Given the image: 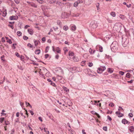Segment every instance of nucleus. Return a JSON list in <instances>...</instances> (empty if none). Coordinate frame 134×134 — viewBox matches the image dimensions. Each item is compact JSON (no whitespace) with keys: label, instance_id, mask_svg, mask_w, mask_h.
Listing matches in <instances>:
<instances>
[{"label":"nucleus","instance_id":"obj_1","mask_svg":"<svg viewBox=\"0 0 134 134\" xmlns=\"http://www.w3.org/2000/svg\"><path fill=\"white\" fill-rule=\"evenodd\" d=\"M110 47L111 51L113 52H115L118 49V43L116 41H114L111 44Z\"/></svg>","mask_w":134,"mask_h":134},{"label":"nucleus","instance_id":"obj_2","mask_svg":"<svg viewBox=\"0 0 134 134\" xmlns=\"http://www.w3.org/2000/svg\"><path fill=\"white\" fill-rule=\"evenodd\" d=\"M122 27V24L120 23H116L114 27V28L116 29V30L118 32L120 31Z\"/></svg>","mask_w":134,"mask_h":134},{"label":"nucleus","instance_id":"obj_3","mask_svg":"<svg viewBox=\"0 0 134 134\" xmlns=\"http://www.w3.org/2000/svg\"><path fill=\"white\" fill-rule=\"evenodd\" d=\"M129 42L128 39H124L122 37V44L124 47H125L127 45Z\"/></svg>","mask_w":134,"mask_h":134},{"label":"nucleus","instance_id":"obj_4","mask_svg":"<svg viewBox=\"0 0 134 134\" xmlns=\"http://www.w3.org/2000/svg\"><path fill=\"white\" fill-rule=\"evenodd\" d=\"M101 67L100 68H98L97 70V73L99 74L101 73L103 71H104L106 69V68L105 66H102V68H101Z\"/></svg>","mask_w":134,"mask_h":134},{"label":"nucleus","instance_id":"obj_5","mask_svg":"<svg viewBox=\"0 0 134 134\" xmlns=\"http://www.w3.org/2000/svg\"><path fill=\"white\" fill-rule=\"evenodd\" d=\"M97 26V24L94 21H92L90 24L91 27L93 29L96 28Z\"/></svg>","mask_w":134,"mask_h":134},{"label":"nucleus","instance_id":"obj_6","mask_svg":"<svg viewBox=\"0 0 134 134\" xmlns=\"http://www.w3.org/2000/svg\"><path fill=\"white\" fill-rule=\"evenodd\" d=\"M40 69L44 74H46L47 72L48 71L44 67H42Z\"/></svg>","mask_w":134,"mask_h":134},{"label":"nucleus","instance_id":"obj_7","mask_svg":"<svg viewBox=\"0 0 134 134\" xmlns=\"http://www.w3.org/2000/svg\"><path fill=\"white\" fill-rule=\"evenodd\" d=\"M122 123L125 124H130V122L125 119H123L122 120Z\"/></svg>","mask_w":134,"mask_h":134},{"label":"nucleus","instance_id":"obj_8","mask_svg":"<svg viewBox=\"0 0 134 134\" xmlns=\"http://www.w3.org/2000/svg\"><path fill=\"white\" fill-rule=\"evenodd\" d=\"M27 31L29 33L30 35H32L33 34L34 32L32 29H29Z\"/></svg>","mask_w":134,"mask_h":134},{"label":"nucleus","instance_id":"obj_9","mask_svg":"<svg viewBox=\"0 0 134 134\" xmlns=\"http://www.w3.org/2000/svg\"><path fill=\"white\" fill-rule=\"evenodd\" d=\"M30 5L31 6L34 7L35 8H37V4L33 2H32L31 3Z\"/></svg>","mask_w":134,"mask_h":134},{"label":"nucleus","instance_id":"obj_10","mask_svg":"<svg viewBox=\"0 0 134 134\" xmlns=\"http://www.w3.org/2000/svg\"><path fill=\"white\" fill-rule=\"evenodd\" d=\"M123 4L124 5H126V7L128 8L130 7L131 5V4H127V3L125 2H123Z\"/></svg>","mask_w":134,"mask_h":134},{"label":"nucleus","instance_id":"obj_11","mask_svg":"<svg viewBox=\"0 0 134 134\" xmlns=\"http://www.w3.org/2000/svg\"><path fill=\"white\" fill-rule=\"evenodd\" d=\"M47 115L49 117L51 120H53V117L52 115L49 113H48L47 114Z\"/></svg>","mask_w":134,"mask_h":134},{"label":"nucleus","instance_id":"obj_12","mask_svg":"<svg viewBox=\"0 0 134 134\" xmlns=\"http://www.w3.org/2000/svg\"><path fill=\"white\" fill-rule=\"evenodd\" d=\"M15 17L14 16H12L10 17L9 19L11 20H14L15 19Z\"/></svg>","mask_w":134,"mask_h":134},{"label":"nucleus","instance_id":"obj_13","mask_svg":"<svg viewBox=\"0 0 134 134\" xmlns=\"http://www.w3.org/2000/svg\"><path fill=\"white\" fill-rule=\"evenodd\" d=\"M39 74L40 75L42 76L41 77L43 78H44V73L42 71H39Z\"/></svg>","mask_w":134,"mask_h":134},{"label":"nucleus","instance_id":"obj_14","mask_svg":"<svg viewBox=\"0 0 134 134\" xmlns=\"http://www.w3.org/2000/svg\"><path fill=\"white\" fill-rule=\"evenodd\" d=\"M56 51L58 53H60V50L58 47H56Z\"/></svg>","mask_w":134,"mask_h":134},{"label":"nucleus","instance_id":"obj_15","mask_svg":"<svg viewBox=\"0 0 134 134\" xmlns=\"http://www.w3.org/2000/svg\"><path fill=\"white\" fill-rule=\"evenodd\" d=\"M113 71V70H112L111 68H109L108 69V71L110 73H112Z\"/></svg>","mask_w":134,"mask_h":134},{"label":"nucleus","instance_id":"obj_16","mask_svg":"<svg viewBox=\"0 0 134 134\" xmlns=\"http://www.w3.org/2000/svg\"><path fill=\"white\" fill-rule=\"evenodd\" d=\"M71 29L72 30L75 31L76 29V27L75 25H74L71 26Z\"/></svg>","mask_w":134,"mask_h":134},{"label":"nucleus","instance_id":"obj_17","mask_svg":"<svg viewBox=\"0 0 134 134\" xmlns=\"http://www.w3.org/2000/svg\"><path fill=\"white\" fill-rule=\"evenodd\" d=\"M40 52V49L36 50L35 51V53L37 54H39Z\"/></svg>","mask_w":134,"mask_h":134},{"label":"nucleus","instance_id":"obj_18","mask_svg":"<svg viewBox=\"0 0 134 134\" xmlns=\"http://www.w3.org/2000/svg\"><path fill=\"white\" fill-rule=\"evenodd\" d=\"M134 127L133 126H131L130 127L129 130L130 132H132L134 130Z\"/></svg>","mask_w":134,"mask_h":134},{"label":"nucleus","instance_id":"obj_19","mask_svg":"<svg viewBox=\"0 0 134 134\" xmlns=\"http://www.w3.org/2000/svg\"><path fill=\"white\" fill-rule=\"evenodd\" d=\"M110 15L113 17H115L116 16V14L115 12H112L110 13Z\"/></svg>","mask_w":134,"mask_h":134},{"label":"nucleus","instance_id":"obj_20","mask_svg":"<svg viewBox=\"0 0 134 134\" xmlns=\"http://www.w3.org/2000/svg\"><path fill=\"white\" fill-rule=\"evenodd\" d=\"M22 33L21 31H18L17 32V35L18 36H20L22 35Z\"/></svg>","mask_w":134,"mask_h":134},{"label":"nucleus","instance_id":"obj_21","mask_svg":"<svg viewBox=\"0 0 134 134\" xmlns=\"http://www.w3.org/2000/svg\"><path fill=\"white\" fill-rule=\"evenodd\" d=\"M57 25H59L60 26H61L62 23L60 20H57Z\"/></svg>","mask_w":134,"mask_h":134},{"label":"nucleus","instance_id":"obj_22","mask_svg":"<svg viewBox=\"0 0 134 134\" xmlns=\"http://www.w3.org/2000/svg\"><path fill=\"white\" fill-rule=\"evenodd\" d=\"M95 50H93L92 49H91V48H90L89 50V52L91 53H93L95 52Z\"/></svg>","mask_w":134,"mask_h":134},{"label":"nucleus","instance_id":"obj_23","mask_svg":"<svg viewBox=\"0 0 134 134\" xmlns=\"http://www.w3.org/2000/svg\"><path fill=\"white\" fill-rule=\"evenodd\" d=\"M63 89L66 92H68L69 91V90L65 87H63Z\"/></svg>","mask_w":134,"mask_h":134},{"label":"nucleus","instance_id":"obj_24","mask_svg":"<svg viewBox=\"0 0 134 134\" xmlns=\"http://www.w3.org/2000/svg\"><path fill=\"white\" fill-rule=\"evenodd\" d=\"M7 14L6 10H5L3 12V16L4 17H5L6 15Z\"/></svg>","mask_w":134,"mask_h":134},{"label":"nucleus","instance_id":"obj_25","mask_svg":"<svg viewBox=\"0 0 134 134\" xmlns=\"http://www.w3.org/2000/svg\"><path fill=\"white\" fill-rule=\"evenodd\" d=\"M85 61H82L81 63V65L82 66H84L85 65V62H86Z\"/></svg>","mask_w":134,"mask_h":134},{"label":"nucleus","instance_id":"obj_26","mask_svg":"<svg viewBox=\"0 0 134 134\" xmlns=\"http://www.w3.org/2000/svg\"><path fill=\"white\" fill-rule=\"evenodd\" d=\"M37 2L39 3L42 4L43 3L44 1L43 0H37Z\"/></svg>","mask_w":134,"mask_h":134},{"label":"nucleus","instance_id":"obj_27","mask_svg":"<svg viewBox=\"0 0 134 134\" xmlns=\"http://www.w3.org/2000/svg\"><path fill=\"white\" fill-rule=\"evenodd\" d=\"M130 76L131 75L129 73H127L126 75V77L128 78H130Z\"/></svg>","mask_w":134,"mask_h":134},{"label":"nucleus","instance_id":"obj_28","mask_svg":"<svg viewBox=\"0 0 134 134\" xmlns=\"http://www.w3.org/2000/svg\"><path fill=\"white\" fill-rule=\"evenodd\" d=\"M113 75H114V76L115 78H119V76L118 75L116 74H113Z\"/></svg>","mask_w":134,"mask_h":134},{"label":"nucleus","instance_id":"obj_29","mask_svg":"<svg viewBox=\"0 0 134 134\" xmlns=\"http://www.w3.org/2000/svg\"><path fill=\"white\" fill-rule=\"evenodd\" d=\"M78 4L77 1L74 4V6L75 7H76L78 5Z\"/></svg>","mask_w":134,"mask_h":134},{"label":"nucleus","instance_id":"obj_30","mask_svg":"<svg viewBox=\"0 0 134 134\" xmlns=\"http://www.w3.org/2000/svg\"><path fill=\"white\" fill-rule=\"evenodd\" d=\"M4 119V118H0V122L1 123H2Z\"/></svg>","mask_w":134,"mask_h":134},{"label":"nucleus","instance_id":"obj_31","mask_svg":"<svg viewBox=\"0 0 134 134\" xmlns=\"http://www.w3.org/2000/svg\"><path fill=\"white\" fill-rule=\"evenodd\" d=\"M39 42V41L36 40L34 41V43L35 45L36 46L38 44V42Z\"/></svg>","mask_w":134,"mask_h":134},{"label":"nucleus","instance_id":"obj_32","mask_svg":"<svg viewBox=\"0 0 134 134\" xmlns=\"http://www.w3.org/2000/svg\"><path fill=\"white\" fill-rule=\"evenodd\" d=\"M49 3L50 4H52L54 3L55 2V0H49Z\"/></svg>","mask_w":134,"mask_h":134},{"label":"nucleus","instance_id":"obj_33","mask_svg":"<svg viewBox=\"0 0 134 134\" xmlns=\"http://www.w3.org/2000/svg\"><path fill=\"white\" fill-rule=\"evenodd\" d=\"M99 51L102 52L103 51V48L102 46H100L99 47Z\"/></svg>","mask_w":134,"mask_h":134},{"label":"nucleus","instance_id":"obj_34","mask_svg":"<svg viewBox=\"0 0 134 134\" xmlns=\"http://www.w3.org/2000/svg\"><path fill=\"white\" fill-rule=\"evenodd\" d=\"M49 47L48 46H47L46 47V49H45V52L46 53H47L48 52V50L49 49Z\"/></svg>","mask_w":134,"mask_h":134},{"label":"nucleus","instance_id":"obj_35","mask_svg":"<svg viewBox=\"0 0 134 134\" xmlns=\"http://www.w3.org/2000/svg\"><path fill=\"white\" fill-rule=\"evenodd\" d=\"M68 29V26H64L63 27V29L65 31H66Z\"/></svg>","mask_w":134,"mask_h":134},{"label":"nucleus","instance_id":"obj_36","mask_svg":"<svg viewBox=\"0 0 134 134\" xmlns=\"http://www.w3.org/2000/svg\"><path fill=\"white\" fill-rule=\"evenodd\" d=\"M96 7L97 8V10H98L99 9V4L98 3L96 4Z\"/></svg>","mask_w":134,"mask_h":134},{"label":"nucleus","instance_id":"obj_37","mask_svg":"<svg viewBox=\"0 0 134 134\" xmlns=\"http://www.w3.org/2000/svg\"><path fill=\"white\" fill-rule=\"evenodd\" d=\"M23 39L25 40H27L28 39V37L25 36H23Z\"/></svg>","mask_w":134,"mask_h":134},{"label":"nucleus","instance_id":"obj_38","mask_svg":"<svg viewBox=\"0 0 134 134\" xmlns=\"http://www.w3.org/2000/svg\"><path fill=\"white\" fill-rule=\"evenodd\" d=\"M5 124L6 125H8L10 124L9 122L8 121H5Z\"/></svg>","mask_w":134,"mask_h":134},{"label":"nucleus","instance_id":"obj_39","mask_svg":"<svg viewBox=\"0 0 134 134\" xmlns=\"http://www.w3.org/2000/svg\"><path fill=\"white\" fill-rule=\"evenodd\" d=\"M103 129L105 131H106L107 130V126L103 127Z\"/></svg>","mask_w":134,"mask_h":134},{"label":"nucleus","instance_id":"obj_40","mask_svg":"<svg viewBox=\"0 0 134 134\" xmlns=\"http://www.w3.org/2000/svg\"><path fill=\"white\" fill-rule=\"evenodd\" d=\"M73 60L75 62H77L78 61V60L77 58L74 57H73Z\"/></svg>","mask_w":134,"mask_h":134},{"label":"nucleus","instance_id":"obj_41","mask_svg":"<svg viewBox=\"0 0 134 134\" xmlns=\"http://www.w3.org/2000/svg\"><path fill=\"white\" fill-rule=\"evenodd\" d=\"M50 84L54 87H55L56 86V85H55V83L52 82H51Z\"/></svg>","mask_w":134,"mask_h":134},{"label":"nucleus","instance_id":"obj_42","mask_svg":"<svg viewBox=\"0 0 134 134\" xmlns=\"http://www.w3.org/2000/svg\"><path fill=\"white\" fill-rule=\"evenodd\" d=\"M107 118L110 121H111L112 120V119L109 115H108L107 116Z\"/></svg>","mask_w":134,"mask_h":134},{"label":"nucleus","instance_id":"obj_43","mask_svg":"<svg viewBox=\"0 0 134 134\" xmlns=\"http://www.w3.org/2000/svg\"><path fill=\"white\" fill-rule=\"evenodd\" d=\"M119 73L121 75H123L124 73V72H122V71H119Z\"/></svg>","mask_w":134,"mask_h":134},{"label":"nucleus","instance_id":"obj_44","mask_svg":"<svg viewBox=\"0 0 134 134\" xmlns=\"http://www.w3.org/2000/svg\"><path fill=\"white\" fill-rule=\"evenodd\" d=\"M109 105L111 107H113L114 106V105L113 103H110L109 104Z\"/></svg>","mask_w":134,"mask_h":134},{"label":"nucleus","instance_id":"obj_45","mask_svg":"<svg viewBox=\"0 0 134 134\" xmlns=\"http://www.w3.org/2000/svg\"><path fill=\"white\" fill-rule=\"evenodd\" d=\"M77 2L78 4L82 3L83 2L82 0H78Z\"/></svg>","mask_w":134,"mask_h":134},{"label":"nucleus","instance_id":"obj_46","mask_svg":"<svg viewBox=\"0 0 134 134\" xmlns=\"http://www.w3.org/2000/svg\"><path fill=\"white\" fill-rule=\"evenodd\" d=\"M124 116V114L122 113H120V115H118V117L120 118L123 116Z\"/></svg>","mask_w":134,"mask_h":134},{"label":"nucleus","instance_id":"obj_47","mask_svg":"<svg viewBox=\"0 0 134 134\" xmlns=\"http://www.w3.org/2000/svg\"><path fill=\"white\" fill-rule=\"evenodd\" d=\"M91 113L94 115H96L97 113H96L95 111H91Z\"/></svg>","mask_w":134,"mask_h":134},{"label":"nucleus","instance_id":"obj_48","mask_svg":"<svg viewBox=\"0 0 134 134\" xmlns=\"http://www.w3.org/2000/svg\"><path fill=\"white\" fill-rule=\"evenodd\" d=\"M27 46L28 47H29L30 48H32L33 46H32L30 43H29L27 44Z\"/></svg>","mask_w":134,"mask_h":134},{"label":"nucleus","instance_id":"obj_49","mask_svg":"<svg viewBox=\"0 0 134 134\" xmlns=\"http://www.w3.org/2000/svg\"><path fill=\"white\" fill-rule=\"evenodd\" d=\"M69 55L70 56H73L74 55V54L72 52H70L69 53Z\"/></svg>","mask_w":134,"mask_h":134},{"label":"nucleus","instance_id":"obj_50","mask_svg":"<svg viewBox=\"0 0 134 134\" xmlns=\"http://www.w3.org/2000/svg\"><path fill=\"white\" fill-rule=\"evenodd\" d=\"M7 42H8L10 44L12 43V41L10 39H9L8 41H7Z\"/></svg>","mask_w":134,"mask_h":134},{"label":"nucleus","instance_id":"obj_51","mask_svg":"<svg viewBox=\"0 0 134 134\" xmlns=\"http://www.w3.org/2000/svg\"><path fill=\"white\" fill-rule=\"evenodd\" d=\"M8 26L10 27L12 29H13L14 27L13 25L9 24L8 25Z\"/></svg>","mask_w":134,"mask_h":134},{"label":"nucleus","instance_id":"obj_52","mask_svg":"<svg viewBox=\"0 0 134 134\" xmlns=\"http://www.w3.org/2000/svg\"><path fill=\"white\" fill-rule=\"evenodd\" d=\"M93 65V64L92 63H89L88 65L90 67H91Z\"/></svg>","mask_w":134,"mask_h":134},{"label":"nucleus","instance_id":"obj_53","mask_svg":"<svg viewBox=\"0 0 134 134\" xmlns=\"http://www.w3.org/2000/svg\"><path fill=\"white\" fill-rule=\"evenodd\" d=\"M15 55L16 56L18 57H19L20 55H19V54L18 52H16L15 53Z\"/></svg>","mask_w":134,"mask_h":134},{"label":"nucleus","instance_id":"obj_54","mask_svg":"<svg viewBox=\"0 0 134 134\" xmlns=\"http://www.w3.org/2000/svg\"><path fill=\"white\" fill-rule=\"evenodd\" d=\"M129 116L130 117H132L133 116V114L132 113H130L129 114Z\"/></svg>","mask_w":134,"mask_h":134},{"label":"nucleus","instance_id":"obj_55","mask_svg":"<svg viewBox=\"0 0 134 134\" xmlns=\"http://www.w3.org/2000/svg\"><path fill=\"white\" fill-rule=\"evenodd\" d=\"M19 58H20V59L21 60H23L24 59V57L22 55H21L20 56V57Z\"/></svg>","mask_w":134,"mask_h":134},{"label":"nucleus","instance_id":"obj_56","mask_svg":"<svg viewBox=\"0 0 134 134\" xmlns=\"http://www.w3.org/2000/svg\"><path fill=\"white\" fill-rule=\"evenodd\" d=\"M49 56V55L48 54H46L45 55V58L46 59H47L48 58Z\"/></svg>","mask_w":134,"mask_h":134},{"label":"nucleus","instance_id":"obj_57","mask_svg":"<svg viewBox=\"0 0 134 134\" xmlns=\"http://www.w3.org/2000/svg\"><path fill=\"white\" fill-rule=\"evenodd\" d=\"M134 80H131L130 81H127V82L129 83H132L133 81Z\"/></svg>","mask_w":134,"mask_h":134},{"label":"nucleus","instance_id":"obj_58","mask_svg":"<svg viewBox=\"0 0 134 134\" xmlns=\"http://www.w3.org/2000/svg\"><path fill=\"white\" fill-rule=\"evenodd\" d=\"M25 104L27 106H29V105H30L29 103H28L27 102H25Z\"/></svg>","mask_w":134,"mask_h":134},{"label":"nucleus","instance_id":"obj_59","mask_svg":"<svg viewBox=\"0 0 134 134\" xmlns=\"http://www.w3.org/2000/svg\"><path fill=\"white\" fill-rule=\"evenodd\" d=\"M1 41L2 42H5V40L4 38L3 37L1 39Z\"/></svg>","mask_w":134,"mask_h":134},{"label":"nucleus","instance_id":"obj_60","mask_svg":"<svg viewBox=\"0 0 134 134\" xmlns=\"http://www.w3.org/2000/svg\"><path fill=\"white\" fill-rule=\"evenodd\" d=\"M30 113H31V114L33 115H34V113L33 112L32 110H30L29 111Z\"/></svg>","mask_w":134,"mask_h":134},{"label":"nucleus","instance_id":"obj_61","mask_svg":"<svg viewBox=\"0 0 134 134\" xmlns=\"http://www.w3.org/2000/svg\"><path fill=\"white\" fill-rule=\"evenodd\" d=\"M14 1L17 4H18L19 3V2L18 0H14Z\"/></svg>","mask_w":134,"mask_h":134},{"label":"nucleus","instance_id":"obj_62","mask_svg":"<svg viewBox=\"0 0 134 134\" xmlns=\"http://www.w3.org/2000/svg\"><path fill=\"white\" fill-rule=\"evenodd\" d=\"M112 113V111H108L107 112V114H111Z\"/></svg>","mask_w":134,"mask_h":134},{"label":"nucleus","instance_id":"obj_63","mask_svg":"<svg viewBox=\"0 0 134 134\" xmlns=\"http://www.w3.org/2000/svg\"><path fill=\"white\" fill-rule=\"evenodd\" d=\"M16 45V43H13V48L14 49H15L16 48V47H15V45Z\"/></svg>","mask_w":134,"mask_h":134},{"label":"nucleus","instance_id":"obj_64","mask_svg":"<svg viewBox=\"0 0 134 134\" xmlns=\"http://www.w3.org/2000/svg\"><path fill=\"white\" fill-rule=\"evenodd\" d=\"M42 40L43 42H45L46 41V38L44 37H43L42 38Z\"/></svg>","mask_w":134,"mask_h":134}]
</instances>
